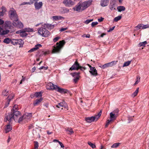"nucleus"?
<instances>
[{
  "label": "nucleus",
  "instance_id": "obj_44",
  "mask_svg": "<svg viewBox=\"0 0 149 149\" xmlns=\"http://www.w3.org/2000/svg\"><path fill=\"white\" fill-rule=\"evenodd\" d=\"M88 144L93 148H95V145L90 142H88Z\"/></svg>",
  "mask_w": 149,
  "mask_h": 149
},
{
  "label": "nucleus",
  "instance_id": "obj_13",
  "mask_svg": "<svg viewBox=\"0 0 149 149\" xmlns=\"http://www.w3.org/2000/svg\"><path fill=\"white\" fill-rule=\"evenodd\" d=\"M80 66L79 64L77 62V60L72 67L70 68L69 70H78L79 69Z\"/></svg>",
  "mask_w": 149,
  "mask_h": 149
},
{
  "label": "nucleus",
  "instance_id": "obj_8",
  "mask_svg": "<svg viewBox=\"0 0 149 149\" xmlns=\"http://www.w3.org/2000/svg\"><path fill=\"white\" fill-rule=\"evenodd\" d=\"M92 0H90L81 2L82 9L84 10L90 6L92 4Z\"/></svg>",
  "mask_w": 149,
  "mask_h": 149
},
{
  "label": "nucleus",
  "instance_id": "obj_49",
  "mask_svg": "<svg viewBox=\"0 0 149 149\" xmlns=\"http://www.w3.org/2000/svg\"><path fill=\"white\" fill-rule=\"evenodd\" d=\"M133 120V118L132 116H129L128 117V120L129 121L128 123H130Z\"/></svg>",
  "mask_w": 149,
  "mask_h": 149
},
{
  "label": "nucleus",
  "instance_id": "obj_32",
  "mask_svg": "<svg viewBox=\"0 0 149 149\" xmlns=\"http://www.w3.org/2000/svg\"><path fill=\"white\" fill-rule=\"evenodd\" d=\"M116 61H113L111 62L107 63V66L108 67H111L116 64Z\"/></svg>",
  "mask_w": 149,
  "mask_h": 149
},
{
  "label": "nucleus",
  "instance_id": "obj_57",
  "mask_svg": "<svg viewBox=\"0 0 149 149\" xmlns=\"http://www.w3.org/2000/svg\"><path fill=\"white\" fill-rule=\"evenodd\" d=\"M18 108V106L17 105H15L13 107V111H15L14 110L15 109H17Z\"/></svg>",
  "mask_w": 149,
  "mask_h": 149
},
{
  "label": "nucleus",
  "instance_id": "obj_52",
  "mask_svg": "<svg viewBox=\"0 0 149 149\" xmlns=\"http://www.w3.org/2000/svg\"><path fill=\"white\" fill-rule=\"evenodd\" d=\"M60 38V37H57L53 39V41L54 42H55L57 41Z\"/></svg>",
  "mask_w": 149,
  "mask_h": 149
},
{
  "label": "nucleus",
  "instance_id": "obj_10",
  "mask_svg": "<svg viewBox=\"0 0 149 149\" xmlns=\"http://www.w3.org/2000/svg\"><path fill=\"white\" fill-rule=\"evenodd\" d=\"M63 3L65 6L67 7H70L74 4V3L72 0H64Z\"/></svg>",
  "mask_w": 149,
  "mask_h": 149
},
{
  "label": "nucleus",
  "instance_id": "obj_33",
  "mask_svg": "<svg viewBox=\"0 0 149 149\" xmlns=\"http://www.w3.org/2000/svg\"><path fill=\"white\" fill-rule=\"evenodd\" d=\"M9 94L8 91L7 90H4L2 92V95L4 96H6Z\"/></svg>",
  "mask_w": 149,
  "mask_h": 149
},
{
  "label": "nucleus",
  "instance_id": "obj_53",
  "mask_svg": "<svg viewBox=\"0 0 149 149\" xmlns=\"http://www.w3.org/2000/svg\"><path fill=\"white\" fill-rule=\"evenodd\" d=\"M67 131L68 132L72 134L73 133V131L72 129L68 128L67 130Z\"/></svg>",
  "mask_w": 149,
  "mask_h": 149
},
{
  "label": "nucleus",
  "instance_id": "obj_4",
  "mask_svg": "<svg viewBox=\"0 0 149 149\" xmlns=\"http://www.w3.org/2000/svg\"><path fill=\"white\" fill-rule=\"evenodd\" d=\"M46 27L42 26L38 29V32L39 34L44 37H47L50 34V33L48 30L46 29Z\"/></svg>",
  "mask_w": 149,
  "mask_h": 149
},
{
  "label": "nucleus",
  "instance_id": "obj_59",
  "mask_svg": "<svg viewBox=\"0 0 149 149\" xmlns=\"http://www.w3.org/2000/svg\"><path fill=\"white\" fill-rule=\"evenodd\" d=\"M43 69H44L45 70H47V67H44V66H42L39 68V69L40 70Z\"/></svg>",
  "mask_w": 149,
  "mask_h": 149
},
{
  "label": "nucleus",
  "instance_id": "obj_48",
  "mask_svg": "<svg viewBox=\"0 0 149 149\" xmlns=\"http://www.w3.org/2000/svg\"><path fill=\"white\" fill-rule=\"evenodd\" d=\"M142 24H139L136 27V28H137V30H139L141 29V28L142 29Z\"/></svg>",
  "mask_w": 149,
  "mask_h": 149
},
{
  "label": "nucleus",
  "instance_id": "obj_63",
  "mask_svg": "<svg viewBox=\"0 0 149 149\" xmlns=\"http://www.w3.org/2000/svg\"><path fill=\"white\" fill-rule=\"evenodd\" d=\"M39 0H30V1H31V3H32V4H33L34 2H37Z\"/></svg>",
  "mask_w": 149,
  "mask_h": 149
},
{
  "label": "nucleus",
  "instance_id": "obj_37",
  "mask_svg": "<svg viewBox=\"0 0 149 149\" xmlns=\"http://www.w3.org/2000/svg\"><path fill=\"white\" fill-rule=\"evenodd\" d=\"M139 88H137L136 90L135 91L134 93L132 94V97H134L137 95L139 92Z\"/></svg>",
  "mask_w": 149,
  "mask_h": 149
},
{
  "label": "nucleus",
  "instance_id": "obj_54",
  "mask_svg": "<svg viewBox=\"0 0 149 149\" xmlns=\"http://www.w3.org/2000/svg\"><path fill=\"white\" fill-rule=\"evenodd\" d=\"M100 67L103 69L105 68L108 67L107 64H107H104V65H103L100 66Z\"/></svg>",
  "mask_w": 149,
  "mask_h": 149
},
{
  "label": "nucleus",
  "instance_id": "obj_17",
  "mask_svg": "<svg viewBox=\"0 0 149 149\" xmlns=\"http://www.w3.org/2000/svg\"><path fill=\"white\" fill-rule=\"evenodd\" d=\"M34 5L35 9L36 10H39L42 8L43 3L41 1L39 2H35Z\"/></svg>",
  "mask_w": 149,
  "mask_h": 149
},
{
  "label": "nucleus",
  "instance_id": "obj_15",
  "mask_svg": "<svg viewBox=\"0 0 149 149\" xmlns=\"http://www.w3.org/2000/svg\"><path fill=\"white\" fill-rule=\"evenodd\" d=\"M89 72L93 75L96 76L97 75V71L95 67L90 66Z\"/></svg>",
  "mask_w": 149,
  "mask_h": 149
},
{
  "label": "nucleus",
  "instance_id": "obj_25",
  "mask_svg": "<svg viewBox=\"0 0 149 149\" xmlns=\"http://www.w3.org/2000/svg\"><path fill=\"white\" fill-rule=\"evenodd\" d=\"M42 99L41 97L39 99L36 100L33 103V105L35 106L38 104L42 101Z\"/></svg>",
  "mask_w": 149,
  "mask_h": 149
},
{
  "label": "nucleus",
  "instance_id": "obj_40",
  "mask_svg": "<svg viewBox=\"0 0 149 149\" xmlns=\"http://www.w3.org/2000/svg\"><path fill=\"white\" fill-rule=\"evenodd\" d=\"M120 143H116L113 144L111 146V148H116L118 147L120 145Z\"/></svg>",
  "mask_w": 149,
  "mask_h": 149
},
{
  "label": "nucleus",
  "instance_id": "obj_36",
  "mask_svg": "<svg viewBox=\"0 0 149 149\" xmlns=\"http://www.w3.org/2000/svg\"><path fill=\"white\" fill-rule=\"evenodd\" d=\"M131 62V61H128L125 62L123 65V67H124L128 66L130 64Z\"/></svg>",
  "mask_w": 149,
  "mask_h": 149
},
{
  "label": "nucleus",
  "instance_id": "obj_31",
  "mask_svg": "<svg viewBox=\"0 0 149 149\" xmlns=\"http://www.w3.org/2000/svg\"><path fill=\"white\" fill-rule=\"evenodd\" d=\"M24 31L26 32H31L33 31V29L30 28H26L24 29Z\"/></svg>",
  "mask_w": 149,
  "mask_h": 149
},
{
  "label": "nucleus",
  "instance_id": "obj_24",
  "mask_svg": "<svg viewBox=\"0 0 149 149\" xmlns=\"http://www.w3.org/2000/svg\"><path fill=\"white\" fill-rule=\"evenodd\" d=\"M43 26L47 28L48 29H51L54 28V25L49 24H44L43 25Z\"/></svg>",
  "mask_w": 149,
  "mask_h": 149
},
{
  "label": "nucleus",
  "instance_id": "obj_34",
  "mask_svg": "<svg viewBox=\"0 0 149 149\" xmlns=\"http://www.w3.org/2000/svg\"><path fill=\"white\" fill-rule=\"evenodd\" d=\"M9 32V31L8 30H3L2 32H1L0 35H4L8 33Z\"/></svg>",
  "mask_w": 149,
  "mask_h": 149
},
{
  "label": "nucleus",
  "instance_id": "obj_19",
  "mask_svg": "<svg viewBox=\"0 0 149 149\" xmlns=\"http://www.w3.org/2000/svg\"><path fill=\"white\" fill-rule=\"evenodd\" d=\"M109 0H101L100 5L101 6L104 7L107 6L109 3Z\"/></svg>",
  "mask_w": 149,
  "mask_h": 149
},
{
  "label": "nucleus",
  "instance_id": "obj_3",
  "mask_svg": "<svg viewBox=\"0 0 149 149\" xmlns=\"http://www.w3.org/2000/svg\"><path fill=\"white\" fill-rule=\"evenodd\" d=\"M65 43L64 40L60 41L58 42H57L56 46H54L52 50L53 53H58L63 47Z\"/></svg>",
  "mask_w": 149,
  "mask_h": 149
},
{
  "label": "nucleus",
  "instance_id": "obj_41",
  "mask_svg": "<svg viewBox=\"0 0 149 149\" xmlns=\"http://www.w3.org/2000/svg\"><path fill=\"white\" fill-rule=\"evenodd\" d=\"M121 18V16H118V17H115L114 18L113 21L115 22H116L120 20Z\"/></svg>",
  "mask_w": 149,
  "mask_h": 149
},
{
  "label": "nucleus",
  "instance_id": "obj_30",
  "mask_svg": "<svg viewBox=\"0 0 149 149\" xmlns=\"http://www.w3.org/2000/svg\"><path fill=\"white\" fill-rule=\"evenodd\" d=\"M11 39L8 38H6L3 40V42L7 44H8L11 42Z\"/></svg>",
  "mask_w": 149,
  "mask_h": 149
},
{
  "label": "nucleus",
  "instance_id": "obj_7",
  "mask_svg": "<svg viewBox=\"0 0 149 149\" xmlns=\"http://www.w3.org/2000/svg\"><path fill=\"white\" fill-rule=\"evenodd\" d=\"M32 116V113H26L19 119V123H20L24 119L25 120H29L31 118Z\"/></svg>",
  "mask_w": 149,
  "mask_h": 149
},
{
  "label": "nucleus",
  "instance_id": "obj_9",
  "mask_svg": "<svg viewBox=\"0 0 149 149\" xmlns=\"http://www.w3.org/2000/svg\"><path fill=\"white\" fill-rule=\"evenodd\" d=\"M9 13V17L11 19L14 20L17 19V15L14 10L12 9L10 10Z\"/></svg>",
  "mask_w": 149,
  "mask_h": 149
},
{
  "label": "nucleus",
  "instance_id": "obj_26",
  "mask_svg": "<svg viewBox=\"0 0 149 149\" xmlns=\"http://www.w3.org/2000/svg\"><path fill=\"white\" fill-rule=\"evenodd\" d=\"M52 18L54 20H58L59 19H62L64 18L60 16H54L52 17Z\"/></svg>",
  "mask_w": 149,
  "mask_h": 149
},
{
  "label": "nucleus",
  "instance_id": "obj_39",
  "mask_svg": "<svg viewBox=\"0 0 149 149\" xmlns=\"http://www.w3.org/2000/svg\"><path fill=\"white\" fill-rule=\"evenodd\" d=\"M147 44V42L146 41H145L144 42L140 43L139 45V46H144L145 45Z\"/></svg>",
  "mask_w": 149,
  "mask_h": 149
},
{
  "label": "nucleus",
  "instance_id": "obj_22",
  "mask_svg": "<svg viewBox=\"0 0 149 149\" xmlns=\"http://www.w3.org/2000/svg\"><path fill=\"white\" fill-rule=\"evenodd\" d=\"M42 45L40 44H38L36 45L35 47L30 49L28 51V52H32L37 50L39 48L41 47Z\"/></svg>",
  "mask_w": 149,
  "mask_h": 149
},
{
  "label": "nucleus",
  "instance_id": "obj_42",
  "mask_svg": "<svg viewBox=\"0 0 149 149\" xmlns=\"http://www.w3.org/2000/svg\"><path fill=\"white\" fill-rule=\"evenodd\" d=\"M140 78L139 76H137L136 77V81L134 84V85L137 84L140 81Z\"/></svg>",
  "mask_w": 149,
  "mask_h": 149
},
{
  "label": "nucleus",
  "instance_id": "obj_5",
  "mask_svg": "<svg viewBox=\"0 0 149 149\" xmlns=\"http://www.w3.org/2000/svg\"><path fill=\"white\" fill-rule=\"evenodd\" d=\"M117 117V115L115 113L114 111L111 112L110 113V119H108L106 121L105 125L106 127H107L110 123L116 120Z\"/></svg>",
  "mask_w": 149,
  "mask_h": 149
},
{
  "label": "nucleus",
  "instance_id": "obj_43",
  "mask_svg": "<svg viewBox=\"0 0 149 149\" xmlns=\"http://www.w3.org/2000/svg\"><path fill=\"white\" fill-rule=\"evenodd\" d=\"M142 29H145L146 28H149V24H148L146 25L142 24Z\"/></svg>",
  "mask_w": 149,
  "mask_h": 149
},
{
  "label": "nucleus",
  "instance_id": "obj_35",
  "mask_svg": "<svg viewBox=\"0 0 149 149\" xmlns=\"http://www.w3.org/2000/svg\"><path fill=\"white\" fill-rule=\"evenodd\" d=\"M34 95L36 97H41L42 95L41 93L40 92H36L34 94Z\"/></svg>",
  "mask_w": 149,
  "mask_h": 149
},
{
  "label": "nucleus",
  "instance_id": "obj_20",
  "mask_svg": "<svg viewBox=\"0 0 149 149\" xmlns=\"http://www.w3.org/2000/svg\"><path fill=\"white\" fill-rule=\"evenodd\" d=\"M80 73L79 72L78 73H74L73 75V76L74 77V81L75 83H76L79 79Z\"/></svg>",
  "mask_w": 149,
  "mask_h": 149
},
{
  "label": "nucleus",
  "instance_id": "obj_62",
  "mask_svg": "<svg viewBox=\"0 0 149 149\" xmlns=\"http://www.w3.org/2000/svg\"><path fill=\"white\" fill-rule=\"evenodd\" d=\"M115 27V26H114L112 28L110 29H109L108 31V32H111V31H113Z\"/></svg>",
  "mask_w": 149,
  "mask_h": 149
},
{
  "label": "nucleus",
  "instance_id": "obj_14",
  "mask_svg": "<svg viewBox=\"0 0 149 149\" xmlns=\"http://www.w3.org/2000/svg\"><path fill=\"white\" fill-rule=\"evenodd\" d=\"M19 42H20L22 44H23L24 43L23 41L21 39H13L11 40V43L12 44L14 45H17L18 44H19Z\"/></svg>",
  "mask_w": 149,
  "mask_h": 149
},
{
  "label": "nucleus",
  "instance_id": "obj_18",
  "mask_svg": "<svg viewBox=\"0 0 149 149\" xmlns=\"http://www.w3.org/2000/svg\"><path fill=\"white\" fill-rule=\"evenodd\" d=\"M11 26V23L10 21H6L4 24V27L5 29H10Z\"/></svg>",
  "mask_w": 149,
  "mask_h": 149
},
{
  "label": "nucleus",
  "instance_id": "obj_29",
  "mask_svg": "<svg viewBox=\"0 0 149 149\" xmlns=\"http://www.w3.org/2000/svg\"><path fill=\"white\" fill-rule=\"evenodd\" d=\"M13 97L14 95L13 94L10 95L8 96L7 98V101L8 102V104H9L10 101L11 100L13 99Z\"/></svg>",
  "mask_w": 149,
  "mask_h": 149
},
{
  "label": "nucleus",
  "instance_id": "obj_28",
  "mask_svg": "<svg viewBox=\"0 0 149 149\" xmlns=\"http://www.w3.org/2000/svg\"><path fill=\"white\" fill-rule=\"evenodd\" d=\"M117 9L119 12H121L122 11H124L125 10V8L123 6H118Z\"/></svg>",
  "mask_w": 149,
  "mask_h": 149
},
{
  "label": "nucleus",
  "instance_id": "obj_60",
  "mask_svg": "<svg viewBox=\"0 0 149 149\" xmlns=\"http://www.w3.org/2000/svg\"><path fill=\"white\" fill-rule=\"evenodd\" d=\"M79 69L81 70H85L86 69V68H85L80 66Z\"/></svg>",
  "mask_w": 149,
  "mask_h": 149
},
{
  "label": "nucleus",
  "instance_id": "obj_11",
  "mask_svg": "<svg viewBox=\"0 0 149 149\" xmlns=\"http://www.w3.org/2000/svg\"><path fill=\"white\" fill-rule=\"evenodd\" d=\"M74 11H76L78 12L84 10L82 9L81 2H79L75 7L73 8Z\"/></svg>",
  "mask_w": 149,
  "mask_h": 149
},
{
  "label": "nucleus",
  "instance_id": "obj_61",
  "mask_svg": "<svg viewBox=\"0 0 149 149\" xmlns=\"http://www.w3.org/2000/svg\"><path fill=\"white\" fill-rule=\"evenodd\" d=\"M4 22L1 19H0V25L3 24L4 23Z\"/></svg>",
  "mask_w": 149,
  "mask_h": 149
},
{
  "label": "nucleus",
  "instance_id": "obj_51",
  "mask_svg": "<svg viewBox=\"0 0 149 149\" xmlns=\"http://www.w3.org/2000/svg\"><path fill=\"white\" fill-rule=\"evenodd\" d=\"M98 22H93L91 23V26L92 27H93L94 26L98 24Z\"/></svg>",
  "mask_w": 149,
  "mask_h": 149
},
{
  "label": "nucleus",
  "instance_id": "obj_27",
  "mask_svg": "<svg viewBox=\"0 0 149 149\" xmlns=\"http://www.w3.org/2000/svg\"><path fill=\"white\" fill-rule=\"evenodd\" d=\"M14 26H15L18 27L20 28H22L24 26L23 24L19 21V23H18L17 24H16L15 23H14Z\"/></svg>",
  "mask_w": 149,
  "mask_h": 149
},
{
  "label": "nucleus",
  "instance_id": "obj_16",
  "mask_svg": "<svg viewBox=\"0 0 149 149\" xmlns=\"http://www.w3.org/2000/svg\"><path fill=\"white\" fill-rule=\"evenodd\" d=\"M16 33L19 34L20 36L22 37H26L28 35L24 29L17 31Z\"/></svg>",
  "mask_w": 149,
  "mask_h": 149
},
{
  "label": "nucleus",
  "instance_id": "obj_21",
  "mask_svg": "<svg viewBox=\"0 0 149 149\" xmlns=\"http://www.w3.org/2000/svg\"><path fill=\"white\" fill-rule=\"evenodd\" d=\"M42 45L40 44H38L36 45L35 47L30 49L28 51V52H32L37 50L39 48L41 47Z\"/></svg>",
  "mask_w": 149,
  "mask_h": 149
},
{
  "label": "nucleus",
  "instance_id": "obj_12",
  "mask_svg": "<svg viewBox=\"0 0 149 149\" xmlns=\"http://www.w3.org/2000/svg\"><path fill=\"white\" fill-rule=\"evenodd\" d=\"M56 107L59 108H61L62 109H63V107L65 108L67 110L68 109V107L66 103L64 101L58 103V105H56Z\"/></svg>",
  "mask_w": 149,
  "mask_h": 149
},
{
  "label": "nucleus",
  "instance_id": "obj_46",
  "mask_svg": "<svg viewBox=\"0 0 149 149\" xmlns=\"http://www.w3.org/2000/svg\"><path fill=\"white\" fill-rule=\"evenodd\" d=\"M1 11L2 12H3V13H4L6 11V8L3 6L1 7Z\"/></svg>",
  "mask_w": 149,
  "mask_h": 149
},
{
  "label": "nucleus",
  "instance_id": "obj_58",
  "mask_svg": "<svg viewBox=\"0 0 149 149\" xmlns=\"http://www.w3.org/2000/svg\"><path fill=\"white\" fill-rule=\"evenodd\" d=\"M58 143L60 145V146L61 148H64V146H63V144L62 143L59 141V142H58Z\"/></svg>",
  "mask_w": 149,
  "mask_h": 149
},
{
  "label": "nucleus",
  "instance_id": "obj_2",
  "mask_svg": "<svg viewBox=\"0 0 149 149\" xmlns=\"http://www.w3.org/2000/svg\"><path fill=\"white\" fill-rule=\"evenodd\" d=\"M46 88L47 89L55 90L59 92L62 93H67V90L65 89L60 88L58 86L49 82L48 83L46 86Z\"/></svg>",
  "mask_w": 149,
  "mask_h": 149
},
{
  "label": "nucleus",
  "instance_id": "obj_56",
  "mask_svg": "<svg viewBox=\"0 0 149 149\" xmlns=\"http://www.w3.org/2000/svg\"><path fill=\"white\" fill-rule=\"evenodd\" d=\"M67 29H68L67 28H61L60 30V31L61 32H62L66 30Z\"/></svg>",
  "mask_w": 149,
  "mask_h": 149
},
{
  "label": "nucleus",
  "instance_id": "obj_55",
  "mask_svg": "<svg viewBox=\"0 0 149 149\" xmlns=\"http://www.w3.org/2000/svg\"><path fill=\"white\" fill-rule=\"evenodd\" d=\"M104 19V18L101 17L100 18L97 19L98 21L99 22H102Z\"/></svg>",
  "mask_w": 149,
  "mask_h": 149
},
{
  "label": "nucleus",
  "instance_id": "obj_38",
  "mask_svg": "<svg viewBox=\"0 0 149 149\" xmlns=\"http://www.w3.org/2000/svg\"><path fill=\"white\" fill-rule=\"evenodd\" d=\"M34 149H38L39 145L37 141H35L34 142Z\"/></svg>",
  "mask_w": 149,
  "mask_h": 149
},
{
  "label": "nucleus",
  "instance_id": "obj_64",
  "mask_svg": "<svg viewBox=\"0 0 149 149\" xmlns=\"http://www.w3.org/2000/svg\"><path fill=\"white\" fill-rule=\"evenodd\" d=\"M17 80L16 79H14L13 80V81H12V83H16L17 82Z\"/></svg>",
  "mask_w": 149,
  "mask_h": 149
},
{
  "label": "nucleus",
  "instance_id": "obj_47",
  "mask_svg": "<svg viewBox=\"0 0 149 149\" xmlns=\"http://www.w3.org/2000/svg\"><path fill=\"white\" fill-rule=\"evenodd\" d=\"M13 20V26H14V23L16 24H17L18 23H19V21L18 20V18H17V19H15Z\"/></svg>",
  "mask_w": 149,
  "mask_h": 149
},
{
  "label": "nucleus",
  "instance_id": "obj_23",
  "mask_svg": "<svg viewBox=\"0 0 149 149\" xmlns=\"http://www.w3.org/2000/svg\"><path fill=\"white\" fill-rule=\"evenodd\" d=\"M12 129V127L11 125L9 124L6 125L5 128V132L6 133H7L10 131Z\"/></svg>",
  "mask_w": 149,
  "mask_h": 149
},
{
  "label": "nucleus",
  "instance_id": "obj_50",
  "mask_svg": "<svg viewBox=\"0 0 149 149\" xmlns=\"http://www.w3.org/2000/svg\"><path fill=\"white\" fill-rule=\"evenodd\" d=\"M25 4L31 5V4H32V3H31L30 1L29 2H23L21 4V5H25Z\"/></svg>",
  "mask_w": 149,
  "mask_h": 149
},
{
  "label": "nucleus",
  "instance_id": "obj_1",
  "mask_svg": "<svg viewBox=\"0 0 149 149\" xmlns=\"http://www.w3.org/2000/svg\"><path fill=\"white\" fill-rule=\"evenodd\" d=\"M21 113L19 111H13V113H8L6 116V121L8 120L10 123L13 120L19 123V119L21 117Z\"/></svg>",
  "mask_w": 149,
  "mask_h": 149
},
{
  "label": "nucleus",
  "instance_id": "obj_45",
  "mask_svg": "<svg viewBox=\"0 0 149 149\" xmlns=\"http://www.w3.org/2000/svg\"><path fill=\"white\" fill-rule=\"evenodd\" d=\"M93 19H87L84 22V23L86 24H88L89 23L93 21Z\"/></svg>",
  "mask_w": 149,
  "mask_h": 149
},
{
  "label": "nucleus",
  "instance_id": "obj_6",
  "mask_svg": "<svg viewBox=\"0 0 149 149\" xmlns=\"http://www.w3.org/2000/svg\"><path fill=\"white\" fill-rule=\"evenodd\" d=\"M102 111L101 110L98 114L94 116H92L90 117H88L86 119V121L89 123L91 122L95 121L97 120L100 117L101 115Z\"/></svg>",
  "mask_w": 149,
  "mask_h": 149
}]
</instances>
